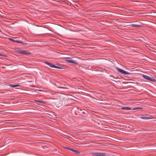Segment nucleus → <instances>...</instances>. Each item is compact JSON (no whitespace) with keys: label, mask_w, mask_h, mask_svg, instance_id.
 <instances>
[{"label":"nucleus","mask_w":156,"mask_h":156,"mask_svg":"<svg viewBox=\"0 0 156 156\" xmlns=\"http://www.w3.org/2000/svg\"><path fill=\"white\" fill-rule=\"evenodd\" d=\"M131 25L135 27H140L141 25H140L137 24L135 23H132L131 24Z\"/></svg>","instance_id":"0eeeda50"},{"label":"nucleus","mask_w":156,"mask_h":156,"mask_svg":"<svg viewBox=\"0 0 156 156\" xmlns=\"http://www.w3.org/2000/svg\"><path fill=\"white\" fill-rule=\"evenodd\" d=\"M21 50H20V49H19V48H17V49H16V51L18 53H19V54H20V52H21Z\"/></svg>","instance_id":"f8f14e48"},{"label":"nucleus","mask_w":156,"mask_h":156,"mask_svg":"<svg viewBox=\"0 0 156 156\" xmlns=\"http://www.w3.org/2000/svg\"><path fill=\"white\" fill-rule=\"evenodd\" d=\"M22 54H24L26 55H30V53L28 52L26 50H21L20 53Z\"/></svg>","instance_id":"423d86ee"},{"label":"nucleus","mask_w":156,"mask_h":156,"mask_svg":"<svg viewBox=\"0 0 156 156\" xmlns=\"http://www.w3.org/2000/svg\"><path fill=\"white\" fill-rule=\"evenodd\" d=\"M39 100H35V101L39 102Z\"/></svg>","instance_id":"6ab92c4d"},{"label":"nucleus","mask_w":156,"mask_h":156,"mask_svg":"<svg viewBox=\"0 0 156 156\" xmlns=\"http://www.w3.org/2000/svg\"><path fill=\"white\" fill-rule=\"evenodd\" d=\"M64 100L63 98H61L60 99L59 101H58L56 102V104L60 106L62 105V104L63 103Z\"/></svg>","instance_id":"39448f33"},{"label":"nucleus","mask_w":156,"mask_h":156,"mask_svg":"<svg viewBox=\"0 0 156 156\" xmlns=\"http://www.w3.org/2000/svg\"><path fill=\"white\" fill-rule=\"evenodd\" d=\"M19 43H23V42H20H20H19Z\"/></svg>","instance_id":"aec40b11"},{"label":"nucleus","mask_w":156,"mask_h":156,"mask_svg":"<svg viewBox=\"0 0 156 156\" xmlns=\"http://www.w3.org/2000/svg\"><path fill=\"white\" fill-rule=\"evenodd\" d=\"M140 118L144 120H149L152 119V117H140Z\"/></svg>","instance_id":"6e6552de"},{"label":"nucleus","mask_w":156,"mask_h":156,"mask_svg":"<svg viewBox=\"0 0 156 156\" xmlns=\"http://www.w3.org/2000/svg\"><path fill=\"white\" fill-rule=\"evenodd\" d=\"M10 86H11L12 87H17L18 86H20V85L19 84H16V85H10Z\"/></svg>","instance_id":"ddd939ff"},{"label":"nucleus","mask_w":156,"mask_h":156,"mask_svg":"<svg viewBox=\"0 0 156 156\" xmlns=\"http://www.w3.org/2000/svg\"><path fill=\"white\" fill-rule=\"evenodd\" d=\"M9 39L11 40V41H15V40H14L13 39H11V38H9Z\"/></svg>","instance_id":"dca6fc26"},{"label":"nucleus","mask_w":156,"mask_h":156,"mask_svg":"<svg viewBox=\"0 0 156 156\" xmlns=\"http://www.w3.org/2000/svg\"><path fill=\"white\" fill-rule=\"evenodd\" d=\"M143 109V108H142L136 107V108H133L132 110H140V109Z\"/></svg>","instance_id":"9b49d317"},{"label":"nucleus","mask_w":156,"mask_h":156,"mask_svg":"<svg viewBox=\"0 0 156 156\" xmlns=\"http://www.w3.org/2000/svg\"><path fill=\"white\" fill-rule=\"evenodd\" d=\"M0 55L2 56H6V55L5 54H2V53H0Z\"/></svg>","instance_id":"2eb2a0df"},{"label":"nucleus","mask_w":156,"mask_h":156,"mask_svg":"<svg viewBox=\"0 0 156 156\" xmlns=\"http://www.w3.org/2000/svg\"><path fill=\"white\" fill-rule=\"evenodd\" d=\"M116 69H117V70L120 73L125 74H129V73L127 72H126L123 70L121 69H120L118 67H117Z\"/></svg>","instance_id":"7ed1b4c3"},{"label":"nucleus","mask_w":156,"mask_h":156,"mask_svg":"<svg viewBox=\"0 0 156 156\" xmlns=\"http://www.w3.org/2000/svg\"><path fill=\"white\" fill-rule=\"evenodd\" d=\"M39 102H41V103L44 104H45V103H46V102L45 101H41V100L39 101Z\"/></svg>","instance_id":"4468645a"},{"label":"nucleus","mask_w":156,"mask_h":156,"mask_svg":"<svg viewBox=\"0 0 156 156\" xmlns=\"http://www.w3.org/2000/svg\"><path fill=\"white\" fill-rule=\"evenodd\" d=\"M65 60L66 62H67L70 63H73L76 64H78V63L76 61H74L70 59H66Z\"/></svg>","instance_id":"20e7f679"},{"label":"nucleus","mask_w":156,"mask_h":156,"mask_svg":"<svg viewBox=\"0 0 156 156\" xmlns=\"http://www.w3.org/2000/svg\"><path fill=\"white\" fill-rule=\"evenodd\" d=\"M121 109H122L128 110H130L131 108L129 107H122L121 108Z\"/></svg>","instance_id":"9d476101"},{"label":"nucleus","mask_w":156,"mask_h":156,"mask_svg":"<svg viewBox=\"0 0 156 156\" xmlns=\"http://www.w3.org/2000/svg\"><path fill=\"white\" fill-rule=\"evenodd\" d=\"M15 42H18V43H19L20 42V41H15Z\"/></svg>","instance_id":"a211bd4d"},{"label":"nucleus","mask_w":156,"mask_h":156,"mask_svg":"<svg viewBox=\"0 0 156 156\" xmlns=\"http://www.w3.org/2000/svg\"><path fill=\"white\" fill-rule=\"evenodd\" d=\"M59 88H66V89L68 88H67V87H59Z\"/></svg>","instance_id":"f3484780"},{"label":"nucleus","mask_w":156,"mask_h":156,"mask_svg":"<svg viewBox=\"0 0 156 156\" xmlns=\"http://www.w3.org/2000/svg\"><path fill=\"white\" fill-rule=\"evenodd\" d=\"M45 63L48 65L49 66H50V67H52V68H57V69H61V68L59 67H58L56 66H55V65H53V64H52V63H49L48 62H45Z\"/></svg>","instance_id":"f03ea898"},{"label":"nucleus","mask_w":156,"mask_h":156,"mask_svg":"<svg viewBox=\"0 0 156 156\" xmlns=\"http://www.w3.org/2000/svg\"><path fill=\"white\" fill-rule=\"evenodd\" d=\"M68 149H69L71 151L73 152V153H74L75 154H77L79 153V152L77 151H75L74 150H73V149H71L69 148H67Z\"/></svg>","instance_id":"1a4fd4ad"},{"label":"nucleus","mask_w":156,"mask_h":156,"mask_svg":"<svg viewBox=\"0 0 156 156\" xmlns=\"http://www.w3.org/2000/svg\"><path fill=\"white\" fill-rule=\"evenodd\" d=\"M143 76L144 78L148 80L151 81H154L155 80V79L147 75H143Z\"/></svg>","instance_id":"f257e3e1"}]
</instances>
